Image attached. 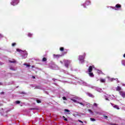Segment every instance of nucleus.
<instances>
[{
	"label": "nucleus",
	"instance_id": "14",
	"mask_svg": "<svg viewBox=\"0 0 125 125\" xmlns=\"http://www.w3.org/2000/svg\"><path fill=\"white\" fill-rule=\"evenodd\" d=\"M47 59H46V58H43L42 60V61L43 62H45V61H47Z\"/></svg>",
	"mask_w": 125,
	"mask_h": 125
},
{
	"label": "nucleus",
	"instance_id": "38",
	"mask_svg": "<svg viewBox=\"0 0 125 125\" xmlns=\"http://www.w3.org/2000/svg\"><path fill=\"white\" fill-rule=\"evenodd\" d=\"M60 63H61V64H63V62L60 61Z\"/></svg>",
	"mask_w": 125,
	"mask_h": 125
},
{
	"label": "nucleus",
	"instance_id": "30",
	"mask_svg": "<svg viewBox=\"0 0 125 125\" xmlns=\"http://www.w3.org/2000/svg\"><path fill=\"white\" fill-rule=\"evenodd\" d=\"M37 103H42V101L41 100H37Z\"/></svg>",
	"mask_w": 125,
	"mask_h": 125
},
{
	"label": "nucleus",
	"instance_id": "3",
	"mask_svg": "<svg viewBox=\"0 0 125 125\" xmlns=\"http://www.w3.org/2000/svg\"><path fill=\"white\" fill-rule=\"evenodd\" d=\"M119 94H120V95L122 96L123 97V98H125V92H124L123 91H119Z\"/></svg>",
	"mask_w": 125,
	"mask_h": 125
},
{
	"label": "nucleus",
	"instance_id": "8",
	"mask_svg": "<svg viewBox=\"0 0 125 125\" xmlns=\"http://www.w3.org/2000/svg\"><path fill=\"white\" fill-rule=\"evenodd\" d=\"M53 56H54V57H56V58H59L60 57H61L62 56L60 55H55V54H54Z\"/></svg>",
	"mask_w": 125,
	"mask_h": 125
},
{
	"label": "nucleus",
	"instance_id": "28",
	"mask_svg": "<svg viewBox=\"0 0 125 125\" xmlns=\"http://www.w3.org/2000/svg\"><path fill=\"white\" fill-rule=\"evenodd\" d=\"M16 104H20V101H16Z\"/></svg>",
	"mask_w": 125,
	"mask_h": 125
},
{
	"label": "nucleus",
	"instance_id": "40",
	"mask_svg": "<svg viewBox=\"0 0 125 125\" xmlns=\"http://www.w3.org/2000/svg\"><path fill=\"white\" fill-rule=\"evenodd\" d=\"M124 57L125 58V53L124 54Z\"/></svg>",
	"mask_w": 125,
	"mask_h": 125
},
{
	"label": "nucleus",
	"instance_id": "2",
	"mask_svg": "<svg viewBox=\"0 0 125 125\" xmlns=\"http://www.w3.org/2000/svg\"><path fill=\"white\" fill-rule=\"evenodd\" d=\"M91 2L90 1H86L85 3L83 4V6L86 7L87 5H90Z\"/></svg>",
	"mask_w": 125,
	"mask_h": 125
},
{
	"label": "nucleus",
	"instance_id": "1",
	"mask_svg": "<svg viewBox=\"0 0 125 125\" xmlns=\"http://www.w3.org/2000/svg\"><path fill=\"white\" fill-rule=\"evenodd\" d=\"M64 66L66 67V68H69V65L71 64V61L66 60L63 61Z\"/></svg>",
	"mask_w": 125,
	"mask_h": 125
},
{
	"label": "nucleus",
	"instance_id": "7",
	"mask_svg": "<svg viewBox=\"0 0 125 125\" xmlns=\"http://www.w3.org/2000/svg\"><path fill=\"white\" fill-rule=\"evenodd\" d=\"M116 89L117 91H121V90H122V87H121V86H118L116 88Z\"/></svg>",
	"mask_w": 125,
	"mask_h": 125
},
{
	"label": "nucleus",
	"instance_id": "41",
	"mask_svg": "<svg viewBox=\"0 0 125 125\" xmlns=\"http://www.w3.org/2000/svg\"><path fill=\"white\" fill-rule=\"evenodd\" d=\"M32 68H34V66H32Z\"/></svg>",
	"mask_w": 125,
	"mask_h": 125
},
{
	"label": "nucleus",
	"instance_id": "5",
	"mask_svg": "<svg viewBox=\"0 0 125 125\" xmlns=\"http://www.w3.org/2000/svg\"><path fill=\"white\" fill-rule=\"evenodd\" d=\"M87 95H88V96H89V97H91L92 98H94V96L90 93H87Z\"/></svg>",
	"mask_w": 125,
	"mask_h": 125
},
{
	"label": "nucleus",
	"instance_id": "18",
	"mask_svg": "<svg viewBox=\"0 0 125 125\" xmlns=\"http://www.w3.org/2000/svg\"><path fill=\"white\" fill-rule=\"evenodd\" d=\"M62 118L65 122H68V119H67V118H66L65 116H62Z\"/></svg>",
	"mask_w": 125,
	"mask_h": 125
},
{
	"label": "nucleus",
	"instance_id": "10",
	"mask_svg": "<svg viewBox=\"0 0 125 125\" xmlns=\"http://www.w3.org/2000/svg\"><path fill=\"white\" fill-rule=\"evenodd\" d=\"M115 7H116V8H121L122 6L120 4H117L116 5Z\"/></svg>",
	"mask_w": 125,
	"mask_h": 125
},
{
	"label": "nucleus",
	"instance_id": "23",
	"mask_svg": "<svg viewBox=\"0 0 125 125\" xmlns=\"http://www.w3.org/2000/svg\"><path fill=\"white\" fill-rule=\"evenodd\" d=\"M67 52H68V50H65L64 51L63 53V55H65V54H67Z\"/></svg>",
	"mask_w": 125,
	"mask_h": 125
},
{
	"label": "nucleus",
	"instance_id": "24",
	"mask_svg": "<svg viewBox=\"0 0 125 125\" xmlns=\"http://www.w3.org/2000/svg\"><path fill=\"white\" fill-rule=\"evenodd\" d=\"M88 111L89 113H91V114H93V112H92V110H91V109H88Z\"/></svg>",
	"mask_w": 125,
	"mask_h": 125
},
{
	"label": "nucleus",
	"instance_id": "22",
	"mask_svg": "<svg viewBox=\"0 0 125 125\" xmlns=\"http://www.w3.org/2000/svg\"><path fill=\"white\" fill-rule=\"evenodd\" d=\"M17 51H18V52H23V51H21V50H20V49H17Z\"/></svg>",
	"mask_w": 125,
	"mask_h": 125
},
{
	"label": "nucleus",
	"instance_id": "9",
	"mask_svg": "<svg viewBox=\"0 0 125 125\" xmlns=\"http://www.w3.org/2000/svg\"><path fill=\"white\" fill-rule=\"evenodd\" d=\"M100 82L101 83H105L106 82V80L105 79H101L100 80Z\"/></svg>",
	"mask_w": 125,
	"mask_h": 125
},
{
	"label": "nucleus",
	"instance_id": "20",
	"mask_svg": "<svg viewBox=\"0 0 125 125\" xmlns=\"http://www.w3.org/2000/svg\"><path fill=\"white\" fill-rule=\"evenodd\" d=\"M28 37H33V34H31V33H28Z\"/></svg>",
	"mask_w": 125,
	"mask_h": 125
},
{
	"label": "nucleus",
	"instance_id": "37",
	"mask_svg": "<svg viewBox=\"0 0 125 125\" xmlns=\"http://www.w3.org/2000/svg\"><path fill=\"white\" fill-rule=\"evenodd\" d=\"M36 88H40V86H37L36 87H35Z\"/></svg>",
	"mask_w": 125,
	"mask_h": 125
},
{
	"label": "nucleus",
	"instance_id": "31",
	"mask_svg": "<svg viewBox=\"0 0 125 125\" xmlns=\"http://www.w3.org/2000/svg\"><path fill=\"white\" fill-rule=\"evenodd\" d=\"M64 112H70V110H69L68 109H65Z\"/></svg>",
	"mask_w": 125,
	"mask_h": 125
},
{
	"label": "nucleus",
	"instance_id": "39",
	"mask_svg": "<svg viewBox=\"0 0 125 125\" xmlns=\"http://www.w3.org/2000/svg\"><path fill=\"white\" fill-rule=\"evenodd\" d=\"M33 79H36V77L35 76H32Z\"/></svg>",
	"mask_w": 125,
	"mask_h": 125
},
{
	"label": "nucleus",
	"instance_id": "32",
	"mask_svg": "<svg viewBox=\"0 0 125 125\" xmlns=\"http://www.w3.org/2000/svg\"><path fill=\"white\" fill-rule=\"evenodd\" d=\"M62 99H63V100H67V98H66L65 97H62Z\"/></svg>",
	"mask_w": 125,
	"mask_h": 125
},
{
	"label": "nucleus",
	"instance_id": "36",
	"mask_svg": "<svg viewBox=\"0 0 125 125\" xmlns=\"http://www.w3.org/2000/svg\"><path fill=\"white\" fill-rule=\"evenodd\" d=\"M0 94H4V92H1L0 93Z\"/></svg>",
	"mask_w": 125,
	"mask_h": 125
},
{
	"label": "nucleus",
	"instance_id": "19",
	"mask_svg": "<svg viewBox=\"0 0 125 125\" xmlns=\"http://www.w3.org/2000/svg\"><path fill=\"white\" fill-rule=\"evenodd\" d=\"M122 65H124V66H125V60L122 61Z\"/></svg>",
	"mask_w": 125,
	"mask_h": 125
},
{
	"label": "nucleus",
	"instance_id": "6",
	"mask_svg": "<svg viewBox=\"0 0 125 125\" xmlns=\"http://www.w3.org/2000/svg\"><path fill=\"white\" fill-rule=\"evenodd\" d=\"M79 60L80 61H83V59H84V57L83 56H79Z\"/></svg>",
	"mask_w": 125,
	"mask_h": 125
},
{
	"label": "nucleus",
	"instance_id": "33",
	"mask_svg": "<svg viewBox=\"0 0 125 125\" xmlns=\"http://www.w3.org/2000/svg\"><path fill=\"white\" fill-rule=\"evenodd\" d=\"M78 121L79 122V123H81V124H83V122L80 120H78Z\"/></svg>",
	"mask_w": 125,
	"mask_h": 125
},
{
	"label": "nucleus",
	"instance_id": "4",
	"mask_svg": "<svg viewBox=\"0 0 125 125\" xmlns=\"http://www.w3.org/2000/svg\"><path fill=\"white\" fill-rule=\"evenodd\" d=\"M93 67V65L89 66L88 69V72L89 73H91V72H92V70H93L92 68Z\"/></svg>",
	"mask_w": 125,
	"mask_h": 125
},
{
	"label": "nucleus",
	"instance_id": "43",
	"mask_svg": "<svg viewBox=\"0 0 125 125\" xmlns=\"http://www.w3.org/2000/svg\"><path fill=\"white\" fill-rule=\"evenodd\" d=\"M31 110H34V108L31 109Z\"/></svg>",
	"mask_w": 125,
	"mask_h": 125
},
{
	"label": "nucleus",
	"instance_id": "42",
	"mask_svg": "<svg viewBox=\"0 0 125 125\" xmlns=\"http://www.w3.org/2000/svg\"><path fill=\"white\" fill-rule=\"evenodd\" d=\"M0 37H1V35L0 34Z\"/></svg>",
	"mask_w": 125,
	"mask_h": 125
},
{
	"label": "nucleus",
	"instance_id": "27",
	"mask_svg": "<svg viewBox=\"0 0 125 125\" xmlns=\"http://www.w3.org/2000/svg\"><path fill=\"white\" fill-rule=\"evenodd\" d=\"M90 121H92V122L95 121V119L94 118H90Z\"/></svg>",
	"mask_w": 125,
	"mask_h": 125
},
{
	"label": "nucleus",
	"instance_id": "35",
	"mask_svg": "<svg viewBox=\"0 0 125 125\" xmlns=\"http://www.w3.org/2000/svg\"><path fill=\"white\" fill-rule=\"evenodd\" d=\"M21 94H26V93L25 92H22L21 93Z\"/></svg>",
	"mask_w": 125,
	"mask_h": 125
},
{
	"label": "nucleus",
	"instance_id": "15",
	"mask_svg": "<svg viewBox=\"0 0 125 125\" xmlns=\"http://www.w3.org/2000/svg\"><path fill=\"white\" fill-rule=\"evenodd\" d=\"M77 103H78V104H80V105H82V106H83V107H84V104H83V103H81V102H77Z\"/></svg>",
	"mask_w": 125,
	"mask_h": 125
},
{
	"label": "nucleus",
	"instance_id": "11",
	"mask_svg": "<svg viewBox=\"0 0 125 125\" xmlns=\"http://www.w3.org/2000/svg\"><path fill=\"white\" fill-rule=\"evenodd\" d=\"M89 76H90V77H94V75H93V73L92 72H89Z\"/></svg>",
	"mask_w": 125,
	"mask_h": 125
},
{
	"label": "nucleus",
	"instance_id": "26",
	"mask_svg": "<svg viewBox=\"0 0 125 125\" xmlns=\"http://www.w3.org/2000/svg\"><path fill=\"white\" fill-rule=\"evenodd\" d=\"M104 119H105L106 120H108V116L106 115H104Z\"/></svg>",
	"mask_w": 125,
	"mask_h": 125
},
{
	"label": "nucleus",
	"instance_id": "12",
	"mask_svg": "<svg viewBox=\"0 0 125 125\" xmlns=\"http://www.w3.org/2000/svg\"><path fill=\"white\" fill-rule=\"evenodd\" d=\"M70 100H71V101H73V102H74L75 103H78V101H77V100H74V99H70Z\"/></svg>",
	"mask_w": 125,
	"mask_h": 125
},
{
	"label": "nucleus",
	"instance_id": "44",
	"mask_svg": "<svg viewBox=\"0 0 125 125\" xmlns=\"http://www.w3.org/2000/svg\"><path fill=\"white\" fill-rule=\"evenodd\" d=\"M0 84H1V83H0Z\"/></svg>",
	"mask_w": 125,
	"mask_h": 125
},
{
	"label": "nucleus",
	"instance_id": "25",
	"mask_svg": "<svg viewBox=\"0 0 125 125\" xmlns=\"http://www.w3.org/2000/svg\"><path fill=\"white\" fill-rule=\"evenodd\" d=\"M93 106H94L95 107H97V106H98V104L95 103L93 104Z\"/></svg>",
	"mask_w": 125,
	"mask_h": 125
},
{
	"label": "nucleus",
	"instance_id": "16",
	"mask_svg": "<svg viewBox=\"0 0 125 125\" xmlns=\"http://www.w3.org/2000/svg\"><path fill=\"white\" fill-rule=\"evenodd\" d=\"M10 63H16V61L15 60H13V61H10Z\"/></svg>",
	"mask_w": 125,
	"mask_h": 125
},
{
	"label": "nucleus",
	"instance_id": "34",
	"mask_svg": "<svg viewBox=\"0 0 125 125\" xmlns=\"http://www.w3.org/2000/svg\"><path fill=\"white\" fill-rule=\"evenodd\" d=\"M109 125H117L116 124H112V123H110Z\"/></svg>",
	"mask_w": 125,
	"mask_h": 125
},
{
	"label": "nucleus",
	"instance_id": "21",
	"mask_svg": "<svg viewBox=\"0 0 125 125\" xmlns=\"http://www.w3.org/2000/svg\"><path fill=\"white\" fill-rule=\"evenodd\" d=\"M60 50L61 51H63L64 50V47H62L60 48Z\"/></svg>",
	"mask_w": 125,
	"mask_h": 125
},
{
	"label": "nucleus",
	"instance_id": "29",
	"mask_svg": "<svg viewBox=\"0 0 125 125\" xmlns=\"http://www.w3.org/2000/svg\"><path fill=\"white\" fill-rule=\"evenodd\" d=\"M15 45H16V43H13L12 44V46H15Z\"/></svg>",
	"mask_w": 125,
	"mask_h": 125
},
{
	"label": "nucleus",
	"instance_id": "13",
	"mask_svg": "<svg viewBox=\"0 0 125 125\" xmlns=\"http://www.w3.org/2000/svg\"><path fill=\"white\" fill-rule=\"evenodd\" d=\"M113 107L114 108L117 109V110H120V107H119V106L117 105H115Z\"/></svg>",
	"mask_w": 125,
	"mask_h": 125
},
{
	"label": "nucleus",
	"instance_id": "17",
	"mask_svg": "<svg viewBox=\"0 0 125 125\" xmlns=\"http://www.w3.org/2000/svg\"><path fill=\"white\" fill-rule=\"evenodd\" d=\"M23 65H24V66H26L27 67H31V65L28 64H27V63H24Z\"/></svg>",
	"mask_w": 125,
	"mask_h": 125
}]
</instances>
